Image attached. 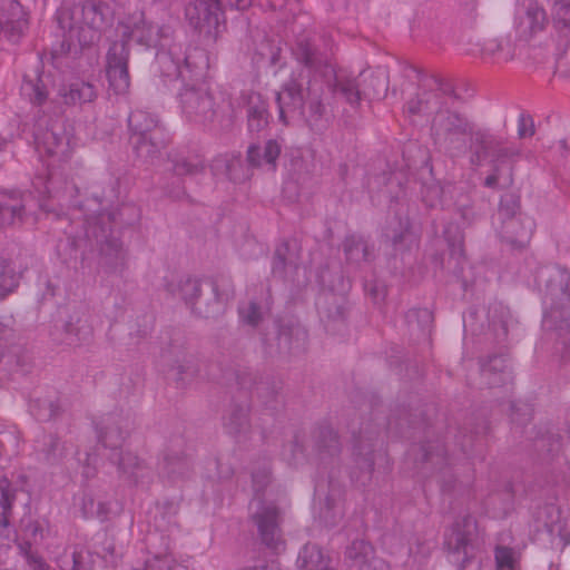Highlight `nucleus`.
Instances as JSON below:
<instances>
[{
  "mask_svg": "<svg viewBox=\"0 0 570 570\" xmlns=\"http://www.w3.org/2000/svg\"><path fill=\"white\" fill-rule=\"evenodd\" d=\"M544 525L547 530L558 535L566 543L570 542V513L561 511L554 505H548L544 508Z\"/></svg>",
  "mask_w": 570,
  "mask_h": 570,
  "instance_id": "393cba45",
  "label": "nucleus"
},
{
  "mask_svg": "<svg viewBox=\"0 0 570 570\" xmlns=\"http://www.w3.org/2000/svg\"><path fill=\"white\" fill-rule=\"evenodd\" d=\"M346 559L352 562V566L357 570L370 563L377 557L374 553L373 547L363 539L354 540L345 551Z\"/></svg>",
  "mask_w": 570,
  "mask_h": 570,
  "instance_id": "2f4dec72",
  "label": "nucleus"
},
{
  "mask_svg": "<svg viewBox=\"0 0 570 570\" xmlns=\"http://www.w3.org/2000/svg\"><path fill=\"white\" fill-rule=\"evenodd\" d=\"M355 469L352 479L365 487L370 484L374 471V446L372 440H356L353 446Z\"/></svg>",
  "mask_w": 570,
  "mask_h": 570,
  "instance_id": "4468645a",
  "label": "nucleus"
},
{
  "mask_svg": "<svg viewBox=\"0 0 570 570\" xmlns=\"http://www.w3.org/2000/svg\"><path fill=\"white\" fill-rule=\"evenodd\" d=\"M174 173L177 176L184 175H198L204 170V165L200 160L178 159L174 164Z\"/></svg>",
  "mask_w": 570,
  "mask_h": 570,
  "instance_id": "49530a36",
  "label": "nucleus"
},
{
  "mask_svg": "<svg viewBox=\"0 0 570 570\" xmlns=\"http://www.w3.org/2000/svg\"><path fill=\"white\" fill-rule=\"evenodd\" d=\"M556 6V24L559 28L570 26V0H553Z\"/></svg>",
  "mask_w": 570,
  "mask_h": 570,
  "instance_id": "3c124183",
  "label": "nucleus"
},
{
  "mask_svg": "<svg viewBox=\"0 0 570 570\" xmlns=\"http://www.w3.org/2000/svg\"><path fill=\"white\" fill-rule=\"evenodd\" d=\"M104 219H105L104 216H99L98 218L94 219L95 222L88 220V229H87L88 237H94L96 239H99V237L105 236L106 229L98 226V220L100 223Z\"/></svg>",
  "mask_w": 570,
  "mask_h": 570,
  "instance_id": "680f3d73",
  "label": "nucleus"
},
{
  "mask_svg": "<svg viewBox=\"0 0 570 570\" xmlns=\"http://www.w3.org/2000/svg\"><path fill=\"white\" fill-rule=\"evenodd\" d=\"M147 140L156 150H160L166 145L165 132L156 116L149 115L148 119L145 118V144Z\"/></svg>",
  "mask_w": 570,
  "mask_h": 570,
  "instance_id": "4c0bfd02",
  "label": "nucleus"
},
{
  "mask_svg": "<svg viewBox=\"0 0 570 570\" xmlns=\"http://www.w3.org/2000/svg\"><path fill=\"white\" fill-rule=\"evenodd\" d=\"M91 556L85 548H73L71 551H65L59 559V566L62 570H91Z\"/></svg>",
  "mask_w": 570,
  "mask_h": 570,
  "instance_id": "72a5a7b5",
  "label": "nucleus"
},
{
  "mask_svg": "<svg viewBox=\"0 0 570 570\" xmlns=\"http://www.w3.org/2000/svg\"><path fill=\"white\" fill-rule=\"evenodd\" d=\"M495 561L498 564V568H509L512 569L513 567V552L511 549L507 547H498L495 549Z\"/></svg>",
  "mask_w": 570,
  "mask_h": 570,
  "instance_id": "5fc2aeb1",
  "label": "nucleus"
},
{
  "mask_svg": "<svg viewBox=\"0 0 570 570\" xmlns=\"http://www.w3.org/2000/svg\"><path fill=\"white\" fill-rule=\"evenodd\" d=\"M108 20V8L94 0L58 11V23L66 32L67 40L70 43L77 41L80 46L95 42Z\"/></svg>",
  "mask_w": 570,
  "mask_h": 570,
  "instance_id": "7ed1b4c3",
  "label": "nucleus"
},
{
  "mask_svg": "<svg viewBox=\"0 0 570 570\" xmlns=\"http://www.w3.org/2000/svg\"><path fill=\"white\" fill-rule=\"evenodd\" d=\"M22 91L27 95L33 104L40 105L47 98V91L39 83H35L31 80L24 81L22 85Z\"/></svg>",
  "mask_w": 570,
  "mask_h": 570,
  "instance_id": "8fccbe9b",
  "label": "nucleus"
},
{
  "mask_svg": "<svg viewBox=\"0 0 570 570\" xmlns=\"http://www.w3.org/2000/svg\"><path fill=\"white\" fill-rule=\"evenodd\" d=\"M363 81V97L366 99H382L389 89V75L386 70L379 68L371 73H360Z\"/></svg>",
  "mask_w": 570,
  "mask_h": 570,
  "instance_id": "b1692460",
  "label": "nucleus"
},
{
  "mask_svg": "<svg viewBox=\"0 0 570 570\" xmlns=\"http://www.w3.org/2000/svg\"><path fill=\"white\" fill-rule=\"evenodd\" d=\"M322 519L326 525L333 527L336 524L337 520L342 517V510L338 507L330 505L327 501L326 509L322 512Z\"/></svg>",
  "mask_w": 570,
  "mask_h": 570,
  "instance_id": "bf43d9fd",
  "label": "nucleus"
},
{
  "mask_svg": "<svg viewBox=\"0 0 570 570\" xmlns=\"http://www.w3.org/2000/svg\"><path fill=\"white\" fill-rule=\"evenodd\" d=\"M344 250L351 262H361L367 258L366 243L360 237H347L344 242Z\"/></svg>",
  "mask_w": 570,
  "mask_h": 570,
  "instance_id": "79ce46f5",
  "label": "nucleus"
},
{
  "mask_svg": "<svg viewBox=\"0 0 570 570\" xmlns=\"http://www.w3.org/2000/svg\"><path fill=\"white\" fill-rule=\"evenodd\" d=\"M240 167L238 158L218 157L212 164V171L214 175H225L230 180H237L235 169Z\"/></svg>",
  "mask_w": 570,
  "mask_h": 570,
  "instance_id": "37998d69",
  "label": "nucleus"
},
{
  "mask_svg": "<svg viewBox=\"0 0 570 570\" xmlns=\"http://www.w3.org/2000/svg\"><path fill=\"white\" fill-rule=\"evenodd\" d=\"M21 271L12 262L0 263V299L6 298L19 285Z\"/></svg>",
  "mask_w": 570,
  "mask_h": 570,
  "instance_id": "f704fd0d",
  "label": "nucleus"
},
{
  "mask_svg": "<svg viewBox=\"0 0 570 570\" xmlns=\"http://www.w3.org/2000/svg\"><path fill=\"white\" fill-rule=\"evenodd\" d=\"M330 561L318 546L311 543L304 546L297 558L298 567L304 570H332Z\"/></svg>",
  "mask_w": 570,
  "mask_h": 570,
  "instance_id": "c756f323",
  "label": "nucleus"
},
{
  "mask_svg": "<svg viewBox=\"0 0 570 570\" xmlns=\"http://www.w3.org/2000/svg\"><path fill=\"white\" fill-rule=\"evenodd\" d=\"M422 451H423L422 460L425 462L439 464L444 459L443 446L439 443L432 444L429 446H423Z\"/></svg>",
  "mask_w": 570,
  "mask_h": 570,
  "instance_id": "864d4df0",
  "label": "nucleus"
},
{
  "mask_svg": "<svg viewBox=\"0 0 570 570\" xmlns=\"http://www.w3.org/2000/svg\"><path fill=\"white\" fill-rule=\"evenodd\" d=\"M30 412L39 421H49L59 412V405L53 400L39 399L31 402Z\"/></svg>",
  "mask_w": 570,
  "mask_h": 570,
  "instance_id": "ea45409f",
  "label": "nucleus"
},
{
  "mask_svg": "<svg viewBox=\"0 0 570 570\" xmlns=\"http://www.w3.org/2000/svg\"><path fill=\"white\" fill-rule=\"evenodd\" d=\"M7 332H8L7 326H4L3 324L0 323V338H2Z\"/></svg>",
  "mask_w": 570,
  "mask_h": 570,
  "instance_id": "774afa93",
  "label": "nucleus"
},
{
  "mask_svg": "<svg viewBox=\"0 0 570 570\" xmlns=\"http://www.w3.org/2000/svg\"><path fill=\"white\" fill-rule=\"evenodd\" d=\"M224 430L237 442L246 441L250 434L248 407L245 405H233L224 417Z\"/></svg>",
  "mask_w": 570,
  "mask_h": 570,
  "instance_id": "6ab92c4d",
  "label": "nucleus"
},
{
  "mask_svg": "<svg viewBox=\"0 0 570 570\" xmlns=\"http://www.w3.org/2000/svg\"><path fill=\"white\" fill-rule=\"evenodd\" d=\"M249 511L250 520L257 529L262 543L273 550H281L284 546L281 529L283 518L275 502L265 498H254Z\"/></svg>",
  "mask_w": 570,
  "mask_h": 570,
  "instance_id": "0eeeda50",
  "label": "nucleus"
},
{
  "mask_svg": "<svg viewBox=\"0 0 570 570\" xmlns=\"http://www.w3.org/2000/svg\"><path fill=\"white\" fill-rule=\"evenodd\" d=\"M26 570H51L50 567L37 554H35L31 550L26 551Z\"/></svg>",
  "mask_w": 570,
  "mask_h": 570,
  "instance_id": "13d9d810",
  "label": "nucleus"
},
{
  "mask_svg": "<svg viewBox=\"0 0 570 570\" xmlns=\"http://www.w3.org/2000/svg\"><path fill=\"white\" fill-rule=\"evenodd\" d=\"M518 134L520 137L532 136L534 134L533 119L529 115H520Z\"/></svg>",
  "mask_w": 570,
  "mask_h": 570,
  "instance_id": "052dcab7",
  "label": "nucleus"
},
{
  "mask_svg": "<svg viewBox=\"0 0 570 570\" xmlns=\"http://www.w3.org/2000/svg\"><path fill=\"white\" fill-rule=\"evenodd\" d=\"M513 57L514 47L509 38L490 39L482 45L481 58L485 62H507Z\"/></svg>",
  "mask_w": 570,
  "mask_h": 570,
  "instance_id": "5701e85b",
  "label": "nucleus"
},
{
  "mask_svg": "<svg viewBox=\"0 0 570 570\" xmlns=\"http://www.w3.org/2000/svg\"><path fill=\"white\" fill-rule=\"evenodd\" d=\"M282 454L289 463H296L303 454V448L297 440H294L284 446Z\"/></svg>",
  "mask_w": 570,
  "mask_h": 570,
  "instance_id": "6e6d98bb",
  "label": "nucleus"
},
{
  "mask_svg": "<svg viewBox=\"0 0 570 570\" xmlns=\"http://www.w3.org/2000/svg\"><path fill=\"white\" fill-rule=\"evenodd\" d=\"M533 223L530 219L522 222L520 218H510L502 228V238L512 248H524L532 235Z\"/></svg>",
  "mask_w": 570,
  "mask_h": 570,
  "instance_id": "4be33fe9",
  "label": "nucleus"
},
{
  "mask_svg": "<svg viewBox=\"0 0 570 570\" xmlns=\"http://www.w3.org/2000/svg\"><path fill=\"white\" fill-rule=\"evenodd\" d=\"M307 342L306 330L296 322L288 321L281 325L278 334V348L292 355H298L305 351Z\"/></svg>",
  "mask_w": 570,
  "mask_h": 570,
  "instance_id": "f3484780",
  "label": "nucleus"
},
{
  "mask_svg": "<svg viewBox=\"0 0 570 570\" xmlns=\"http://www.w3.org/2000/svg\"><path fill=\"white\" fill-rule=\"evenodd\" d=\"M159 470L169 480L181 481L191 475L193 463L181 451L168 446L163 453Z\"/></svg>",
  "mask_w": 570,
  "mask_h": 570,
  "instance_id": "2eb2a0df",
  "label": "nucleus"
},
{
  "mask_svg": "<svg viewBox=\"0 0 570 570\" xmlns=\"http://www.w3.org/2000/svg\"><path fill=\"white\" fill-rule=\"evenodd\" d=\"M281 150V145L274 139L267 140L264 146L252 145L247 149V161L253 167H265L274 171Z\"/></svg>",
  "mask_w": 570,
  "mask_h": 570,
  "instance_id": "aec40b11",
  "label": "nucleus"
},
{
  "mask_svg": "<svg viewBox=\"0 0 570 570\" xmlns=\"http://www.w3.org/2000/svg\"><path fill=\"white\" fill-rule=\"evenodd\" d=\"M473 124L463 115L439 109L433 118L431 131L436 144L449 150H464L466 137L472 132Z\"/></svg>",
  "mask_w": 570,
  "mask_h": 570,
  "instance_id": "423d86ee",
  "label": "nucleus"
},
{
  "mask_svg": "<svg viewBox=\"0 0 570 570\" xmlns=\"http://www.w3.org/2000/svg\"><path fill=\"white\" fill-rule=\"evenodd\" d=\"M31 193L0 190V226L13 225L21 222L31 212Z\"/></svg>",
  "mask_w": 570,
  "mask_h": 570,
  "instance_id": "f8f14e48",
  "label": "nucleus"
},
{
  "mask_svg": "<svg viewBox=\"0 0 570 570\" xmlns=\"http://www.w3.org/2000/svg\"><path fill=\"white\" fill-rule=\"evenodd\" d=\"M148 570H191L184 563L176 562L173 558L164 556L155 558V561L148 566Z\"/></svg>",
  "mask_w": 570,
  "mask_h": 570,
  "instance_id": "603ef678",
  "label": "nucleus"
},
{
  "mask_svg": "<svg viewBox=\"0 0 570 570\" xmlns=\"http://www.w3.org/2000/svg\"><path fill=\"white\" fill-rule=\"evenodd\" d=\"M35 139L37 150L40 154H46L51 157L57 156L59 158L67 156V142L65 137L52 129L36 134Z\"/></svg>",
  "mask_w": 570,
  "mask_h": 570,
  "instance_id": "cd10ccee",
  "label": "nucleus"
},
{
  "mask_svg": "<svg viewBox=\"0 0 570 570\" xmlns=\"http://www.w3.org/2000/svg\"><path fill=\"white\" fill-rule=\"evenodd\" d=\"M60 95L66 104L90 102L96 97L95 87L81 80H75L60 90Z\"/></svg>",
  "mask_w": 570,
  "mask_h": 570,
  "instance_id": "7c9ffc66",
  "label": "nucleus"
},
{
  "mask_svg": "<svg viewBox=\"0 0 570 570\" xmlns=\"http://www.w3.org/2000/svg\"><path fill=\"white\" fill-rule=\"evenodd\" d=\"M106 75L110 90L117 95L127 91L129 87V75L124 45L115 43L110 47L107 55Z\"/></svg>",
  "mask_w": 570,
  "mask_h": 570,
  "instance_id": "ddd939ff",
  "label": "nucleus"
},
{
  "mask_svg": "<svg viewBox=\"0 0 570 570\" xmlns=\"http://www.w3.org/2000/svg\"><path fill=\"white\" fill-rule=\"evenodd\" d=\"M252 0H198L186 7L185 13L189 24L205 38L215 39L219 28L222 7L245 10Z\"/></svg>",
  "mask_w": 570,
  "mask_h": 570,
  "instance_id": "39448f33",
  "label": "nucleus"
},
{
  "mask_svg": "<svg viewBox=\"0 0 570 570\" xmlns=\"http://www.w3.org/2000/svg\"><path fill=\"white\" fill-rule=\"evenodd\" d=\"M43 531H45V528L41 522L29 520L23 525L22 533H23V538L26 539L27 543L31 544V543H37L38 541L42 540Z\"/></svg>",
  "mask_w": 570,
  "mask_h": 570,
  "instance_id": "09e8293b",
  "label": "nucleus"
},
{
  "mask_svg": "<svg viewBox=\"0 0 570 570\" xmlns=\"http://www.w3.org/2000/svg\"><path fill=\"white\" fill-rule=\"evenodd\" d=\"M316 445L322 458L334 456L341 450L337 434L331 428H324L320 430Z\"/></svg>",
  "mask_w": 570,
  "mask_h": 570,
  "instance_id": "c9c22d12",
  "label": "nucleus"
},
{
  "mask_svg": "<svg viewBox=\"0 0 570 570\" xmlns=\"http://www.w3.org/2000/svg\"><path fill=\"white\" fill-rule=\"evenodd\" d=\"M239 315L244 323L256 326L262 320L261 307L255 302H249L239 308Z\"/></svg>",
  "mask_w": 570,
  "mask_h": 570,
  "instance_id": "de8ad7c7",
  "label": "nucleus"
},
{
  "mask_svg": "<svg viewBox=\"0 0 570 570\" xmlns=\"http://www.w3.org/2000/svg\"><path fill=\"white\" fill-rule=\"evenodd\" d=\"M481 375L490 387L505 385L512 381L509 364L503 355H493L482 362Z\"/></svg>",
  "mask_w": 570,
  "mask_h": 570,
  "instance_id": "412c9836",
  "label": "nucleus"
},
{
  "mask_svg": "<svg viewBox=\"0 0 570 570\" xmlns=\"http://www.w3.org/2000/svg\"><path fill=\"white\" fill-rule=\"evenodd\" d=\"M160 72L167 78H180L181 61L174 59L173 52L160 51L156 56Z\"/></svg>",
  "mask_w": 570,
  "mask_h": 570,
  "instance_id": "a19ab883",
  "label": "nucleus"
},
{
  "mask_svg": "<svg viewBox=\"0 0 570 570\" xmlns=\"http://www.w3.org/2000/svg\"><path fill=\"white\" fill-rule=\"evenodd\" d=\"M469 137L470 148L473 150L472 163L476 165H480L482 160L493 153H497L498 157H505L511 154L507 148L501 146L499 139L484 130L475 129L474 126Z\"/></svg>",
  "mask_w": 570,
  "mask_h": 570,
  "instance_id": "dca6fc26",
  "label": "nucleus"
},
{
  "mask_svg": "<svg viewBox=\"0 0 570 570\" xmlns=\"http://www.w3.org/2000/svg\"><path fill=\"white\" fill-rule=\"evenodd\" d=\"M14 501V491L6 476L0 475V527L4 528L9 523L12 503Z\"/></svg>",
  "mask_w": 570,
  "mask_h": 570,
  "instance_id": "e433bc0d",
  "label": "nucleus"
},
{
  "mask_svg": "<svg viewBox=\"0 0 570 570\" xmlns=\"http://www.w3.org/2000/svg\"><path fill=\"white\" fill-rule=\"evenodd\" d=\"M295 59L306 68L307 75L291 78L276 92L279 120L288 125L293 119L305 121L313 130H322L330 118L324 99L325 86L333 95H341L353 108L360 106L363 92L356 79L336 73L332 49L316 36L304 33L293 47Z\"/></svg>",
  "mask_w": 570,
  "mask_h": 570,
  "instance_id": "f257e3e1",
  "label": "nucleus"
},
{
  "mask_svg": "<svg viewBox=\"0 0 570 570\" xmlns=\"http://www.w3.org/2000/svg\"><path fill=\"white\" fill-rule=\"evenodd\" d=\"M478 539V525L474 518L465 515L456 521L445 535V546L453 556H456L455 562L465 567L479 549Z\"/></svg>",
  "mask_w": 570,
  "mask_h": 570,
  "instance_id": "6e6552de",
  "label": "nucleus"
},
{
  "mask_svg": "<svg viewBox=\"0 0 570 570\" xmlns=\"http://www.w3.org/2000/svg\"><path fill=\"white\" fill-rule=\"evenodd\" d=\"M484 184H485L487 187H490V188L495 187L497 184H498V175L497 174H492V175L488 176L485 178Z\"/></svg>",
  "mask_w": 570,
  "mask_h": 570,
  "instance_id": "69168bd1",
  "label": "nucleus"
},
{
  "mask_svg": "<svg viewBox=\"0 0 570 570\" xmlns=\"http://www.w3.org/2000/svg\"><path fill=\"white\" fill-rule=\"evenodd\" d=\"M441 104V97L436 92H426L419 95L416 99H412L406 104L407 111L411 114L428 112L433 107Z\"/></svg>",
  "mask_w": 570,
  "mask_h": 570,
  "instance_id": "58836bf2",
  "label": "nucleus"
},
{
  "mask_svg": "<svg viewBox=\"0 0 570 570\" xmlns=\"http://www.w3.org/2000/svg\"><path fill=\"white\" fill-rule=\"evenodd\" d=\"M77 335H78V333H73V328H72L71 326H69V325H68V326H67V337H66V343H67L68 345H73V344H76V343H77V341H78V340H77V337H76Z\"/></svg>",
  "mask_w": 570,
  "mask_h": 570,
  "instance_id": "0e129e2a",
  "label": "nucleus"
},
{
  "mask_svg": "<svg viewBox=\"0 0 570 570\" xmlns=\"http://www.w3.org/2000/svg\"><path fill=\"white\" fill-rule=\"evenodd\" d=\"M161 362L167 367L169 379L179 387L187 386L198 374L195 355L183 344L173 343L161 354Z\"/></svg>",
  "mask_w": 570,
  "mask_h": 570,
  "instance_id": "1a4fd4ad",
  "label": "nucleus"
},
{
  "mask_svg": "<svg viewBox=\"0 0 570 570\" xmlns=\"http://www.w3.org/2000/svg\"><path fill=\"white\" fill-rule=\"evenodd\" d=\"M547 16L542 7L537 2H530L524 12L519 16L518 28L522 35H533L543 30Z\"/></svg>",
  "mask_w": 570,
  "mask_h": 570,
  "instance_id": "bb28decb",
  "label": "nucleus"
},
{
  "mask_svg": "<svg viewBox=\"0 0 570 570\" xmlns=\"http://www.w3.org/2000/svg\"><path fill=\"white\" fill-rule=\"evenodd\" d=\"M546 304L549 305L544 323L570 330V275L554 268L546 285Z\"/></svg>",
  "mask_w": 570,
  "mask_h": 570,
  "instance_id": "20e7f679",
  "label": "nucleus"
},
{
  "mask_svg": "<svg viewBox=\"0 0 570 570\" xmlns=\"http://www.w3.org/2000/svg\"><path fill=\"white\" fill-rule=\"evenodd\" d=\"M253 479V489L255 492L254 498H263L261 492L271 482V466L268 462H264L262 466L254 469L252 473Z\"/></svg>",
  "mask_w": 570,
  "mask_h": 570,
  "instance_id": "c03bdc74",
  "label": "nucleus"
},
{
  "mask_svg": "<svg viewBox=\"0 0 570 570\" xmlns=\"http://www.w3.org/2000/svg\"><path fill=\"white\" fill-rule=\"evenodd\" d=\"M185 115L193 121L206 124L216 116L215 101L205 87L186 86L179 95Z\"/></svg>",
  "mask_w": 570,
  "mask_h": 570,
  "instance_id": "9d476101",
  "label": "nucleus"
},
{
  "mask_svg": "<svg viewBox=\"0 0 570 570\" xmlns=\"http://www.w3.org/2000/svg\"><path fill=\"white\" fill-rule=\"evenodd\" d=\"M27 27V20L22 18V11L17 2L9 6V13L0 14V33L3 32L9 39L19 38Z\"/></svg>",
  "mask_w": 570,
  "mask_h": 570,
  "instance_id": "c85d7f7f",
  "label": "nucleus"
},
{
  "mask_svg": "<svg viewBox=\"0 0 570 570\" xmlns=\"http://www.w3.org/2000/svg\"><path fill=\"white\" fill-rule=\"evenodd\" d=\"M142 141V135L141 134H134L130 138V142L134 146L135 149H138L140 142Z\"/></svg>",
  "mask_w": 570,
  "mask_h": 570,
  "instance_id": "338daca9",
  "label": "nucleus"
},
{
  "mask_svg": "<svg viewBox=\"0 0 570 570\" xmlns=\"http://www.w3.org/2000/svg\"><path fill=\"white\" fill-rule=\"evenodd\" d=\"M101 504L96 503L90 495H83L81 498V511L85 518H92L100 515Z\"/></svg>",
  "mask_w": 570,
  "mask_h": 570,
  "instance_id": "4d7b16f0",
  "label": "nucleus"
},
{
  "mask_svg": "<svg viewBox=\"0 0 570 570\" xmlns=\"http://www.w3.org/2000/svg\"><path fill=\"white\" fill-rule=\"evenodd\" d=\"M96 433L99 443L111 450H117L124 440L119 426L110 419L101 420L96 423Z\"/></svg>",
  "mask_w": 570,
  "mask_h": 570,
  "instance_id": "473e14b6",
  "label": "nucleus"
},
{
  "mask_svg": "<svg viewBox=\"0 0 570 570\" xmlns=\"http://www.w3.org/2000/svg\"><path fill=\"white\" fill-rule=\"evenodd\" d=\"M209 68V58L207 52L202 48H189L183 60L180 79L185 81L202 80Z\"/></svg>",
  "mask_w": 570,
  "mask_h": 570,
  "instance_id": "a211bd4d",
  "label": "nucleus"
},
{
  "mask_svg": "<svg viewBox=\"0 0 570 570\" xmlns=\"http://www.w3.org/2000/svg\"><path fill=\"white\" fill-rule=\"evenodd\" d=\"M407 226H409L407 220L404 224H402V227L404 228V230L401 234L393 236L394 244L402 243L404 239H406L410 236Z\"/></svg>",
  "mask_w": 570,
  "mask_h": 570,
  "instance_id": "e2e57ef3",
  "label": "nucleus"
},
{
  "mask_svg": "<svg viewBox=\"0 0 570 570\" xmlns=\"http://www.w3.org/2000/svg\"><path fill=\"white\" fill-rule=\"evenodd\" d=\"M247 102V120L250 131H261L268 124L267 105L262 99L261 95L250 92L244 95Z\"/></svg>",
  "mask_w": 570,
  "mask_h": 570,
  "instance_id": "a878e982",
  "label": "nucleus"
},
{
  "mask_svg": "<svg viewBox=\"0 0 570 570\" xmlns=\"http://www.w3.org/2000/svg\"><path fill=\"white\" fill-rule=\"evenodd\" d=\"M118 455V466L120 473L127 475L128 478L136 476L137 472L140 469L139 459L137 455H134L131 452L126 451L121 452Z\"/></svg>",
  "mask_w": 570,
  "mask_h": 570,
  "instance_id": "a18cd8bd",
  "label": "nucleus"
},
{
  "mask_svg": "<svg viewBox=\"0 0 570 570\" xmlns=\"http://www.w3.org/2000/svg\"><path fill=\"white\" fill-rule=\"evenodd\" d=\"M166 289L180 298L197 315L210 318L224 313L226 304L232 299L234 291L229 281L214 282L209 286L208 297L203 299L204 289L197 278L188 275H171L166 282Z\"/></svg>",
  "mask_w": 570,
  "mask_h": 570,
  "instance_id": "f03ea898",
  "label": "nucleus"
},
{
  "mask_svg": "<svg viewBox=\"0 0 570 570\" xmlns=\"http://www.w3.org/2000/svg\"><path fill=\"white\" fill-rule=\"evenodd\" d=\"M272 272L275 277L299 284V274L302 272L305 276V268L301 266V248L295 240L276 248Z\"/></svg>",
  "mask_w": 570,
  "mask_h": 570,
  "instance_id": "9b49d317",
  "label": "nucleus"
}]
</instances>
